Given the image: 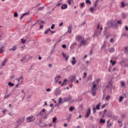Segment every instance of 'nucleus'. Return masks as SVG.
I'll return each mask as SVG.
<instances>
[{
	"mask_svg": "<svg viewBox=\"0 0 128 128\" xmlns=\"http://www.w3.org/2000/svg\"><path fill=\"white\" fill-rule=\"evenodd\" d=\"M121 4H122V8H124V2H121Z\"/></svg>",
	"mask_w": 128,
	"mask_h": 128,
	"instance_id": "nucleus-51",
	"label": "nucleus"
},
{
	"mask_svg": "<svg viewBox=\"0 0 128 128\" xmlns=\"http://www.w3.org/2000/svg\"><path fill=\"white\" fill-rule=\"evenodd\" d=\"M124 100V96H120V99H119V102H122V100Z\"/></svg>",
	"mask_w": 128,
	"mask_h": 128,
	"instance_id": "nucleus-30",
	"label": "nucleus"
},
{
	"mask_svg": "<svg viewBox=\"0 0 128 128\" xmlns=\"http://www.w3.org/2000/svg\"><path fill=\"white\" fill-rule=\"evenodd\" d=\"M92 110H93V113L94 114H96V108L94 107L92 108Z\"/></svg>",
	"mask_w": 128,
	"mask_h": 128,
	"instance_id": "nucleus-45",
	"label": "nucleus"
},
{
	"mask_svg": "<svg viewBox=\"0 0 128 128\" xmlns=\"http://www.w3.org/2000/svg\"><path fill=\"white\" fill-rule=\"evenodd\" d=\"M36 120V118L34 116H28L26 118V122L28 124H30V122H34Z\"/></svg>",
	"mask_w": 128,
	"mask_h": 128,
	"instance_id": "nucleus-3",
	"label": "nucleus"
},
{
	"mask_svg": "<svg viewBox=\"0 0 128 128\" xmlns=\"http://www.w3.org/2000/svg\"><path fill=\"white\" fill-rule=\"evenodd\" d=\"M76 80V76H72L71 78H70V82H74Z\"/></svg>",
	"mask_w": 128,
	"mask_h": 128,
	"instance_id": "nucleus-14",
	"label": "nucleus"
},
{
	"mask_svg": "<svg viewBox=\"0 0 128 128\" xmlns=\"http://www.w3.org/2000/svg\"><path fill=\"white\" fill-rule=\"evenodd\" d=\"M30 12H26L23 14L22 15L23 16H28V14Z\"/></svg>",
	"mask_w": 128,
	"mask_h": 128,
	"instance_id": "nucleus-46",
	"label": "nucleus"
},
{
	"mask_svg": "<svg viewBox=\"0 0 128 128\" xmlns=\"http://www.w3.org/2000/svg\"><path fill=\"white\" fill-rule=\"evenodd\" d=\"M60 76L58 75L54 78V82L55 84H58V80H60Z\"/></svg>",
	"mask_w": 128,
	"mask_h": 128,
	"instance_id": "nucleus-8",
	"label": "nucleus"
},
{
	"mask_svg": "<svg viewBox=\"0 0 128 128\" xmlns=\"http://www.w3.org/2000/svg\"><path fill=\"white\" fill-rule=\"evenodd\" d=\"M56 122V117H54L52 119V122L54 123Z\"/></svg>",
	"mask_w": 128,
	"mask_h": 128,
	"instance_id": "nucleus-44",
	"label": "nucleus"
},
{
	"mask_svg": "<svg viewBox=\"0 0 128 128\" xmlns=\"http://www.w3.org/2000/svg\"><path fill=\"white\" fill-rule=\"evenodd\" d=\"M25 120H26V118L24 117H21L19 118L18 120L17 121V122H18L17 126H20L22 125V122H24Z\"/></svg>",
	"mask_w": 128,
	"mask_h": 128,
	"instance_id": "nucleus-4",
	"label": "nucleus"
},
{
	"mask_svg": "<svg viewBox=\"0 0 128 128\" xmlns=\"http://www.w3.org/2000/svg\"><path fill=\"white\" fill-rule=\"evenodd\" d=\"M4 46L0 48V54H2V52H4Z\"/></svg>",
	"mask_w": 128,
	"mask_h": 128,
	"instance_id": "nucleus-29",
	"label": "nucleus"
},
{
	"mask_svg": "<svg viewBox=\"0 0 128 128\" xmlns=\"http://www.w3.org/2000/svg\"><path fill=\"white\" fill-rule=\"evenodd\" d=\"M16 50V46H14L11 49H10L9 50H12L14 52V50Z\"/></svg>",
	"mask_w": 128,
	"mask_h": 128,
	"instance_id": "nucleus-26",
	"label": "nucleus"
},
{
	"mask_svg": "<svg viewBox=\"0 0 128 128\" xmlns=\"http://www.w3.org/2000/svg\"><path fill=\"white\" fill-rule=\"evenodd\" d=\"M60 104H62V98H60L58 102L56 104V106H60Z\"/></svg>",
	"mask_w": 128,
	"mask_h": 128,
	"instance_id": "nucleus-21",
	"label": "nucleus"
},
{
	"mask_svg": "<svg viewBox=\"0 0 128 128\" xmlns=\"http://www.w3.org/2000/svg\"><path fill=\"white\" fill-rule=\"evenodd\" d=\"M120 64H124V59H122V61L120 62Z\"/></svg>",
	"mask_w": 128,
	"mask_h": 128,
	"instance_id": "nucleus-56",
	"label": "nucleus"
},
{
	"mask_svg": "<svg viewBox=\"0 0 128 128\" xmlns=\"http://www.w3.org/2000/svg\"><path fill=\"white\" fill-rule=\"evenodd\" d=\"M86 44H88V40H84V38L82 39L80 43V46H86Z\"/></svg>",
	"mask_w": 128,
	"mask_h": 128,
	"instance_id": "nucleus-6",
	"label": "nucleus"
},
{
	"mask_svg": "<svg viewBox=\"0 0 128 128\" xmlns=\"http://www.w3.org/2000/svg\"><path fill=\"white\" fill-rule=\"evenodd\" d=\"M60 4H62V3L58 2H57L56 6H60Z\"/></svg>",
	"mask_w": 128,
	"mask_h": 128,
	"instance_id": "nucleus-55",
	"label": "nucleus"
},
{
	"mask_svg": "<svg viewBox=\"0 0 128 128\" xmlns=\"http://www.w3.org/2000/svg\"><path fill=\"white\" fill-rule=\"evenodd\" d=\"M62 48H66V44H64L62 45Z\"/></svg>",
	"mask_w": 128,
	"mask_h": 128,
	"instance_id": "nucleus-54",
	"label": "nucleus"
},
{
	"mask_svg": "<svg viewBox=\"0 0 128 128\" xmlns=\"http://www.w3.org/2000/svg\"><path fill=\"white\" fill-rule=\"evenodd\" d=\"M90 115V108H89L87 110L86 114L85 116V118H88Z\"/></svg>",
	"mask_w": 128,
	"mask_h": 128,
	"instance_id": "nucleus-11",
	"label": "nucleus"
},
{
	"mask_svg": "<svg viewBox=\"0 0 128 128\" xmlns=\"http://www.w3.org/2000/svg\"><path fill=\"white\" fill-rule=\"evenodd\" d=\"M98 36V30L94 31V34L93 35V38H96Z\"/></svg>",
	"mask_w": 128,
	"mask_h": 128,
	"instance_id": "nucleus-20",
	"label": "nucleus"
},
{
	"mask_svg": "<svg viewBox=\"0 0 128 128\" xmlns=\"http://www.w3.org/2000/svg\"><path fill=\"white\" fill-rule=\"evenodd\" d=\"M74 110V107L72 106L70 108L69 110H70V112H72V110Z\"/></svg>",
	"mask_w": 128,
	"mask_h": 128,
	"instance_id": "nucleus-37",
	"label": "nucleus"
},
{
	"mask_svg": "<svg viewBox=\"0 0 128 128\" xmlns=\"http://www.w3.org/2000/svg\"><path fill=\"white\" fill-rule=\"evenodd\" d=\"M8 86H14V84L12 83V82H10L8 83Z\"/></svg>",
	"mask_w": 128,
	"mask_h": 128,
	"instance_id": "nucleus-31",
	"label": "nucleus"
},
{
	"mask_svg": "<svg viewBox=\"0 0 128 128\" xmlns=\"http://www.w3.org/2000/svg\"><path fill=\"white\" fill-rule=\"evenodd\" d=\"M108 50H109L110 54H112L116 50L114 49V48L111 47L108 49Z\"/></svg>",
	"mask_w": 128,
	"mask_h": 128,
	"instance_id": "nucleus-17",
	"label": "nucleus"
},
{
	"mask_svg": "<svg viewBox=\"0 0 128 128\" xmlns=\"http://www.w3.org/2000/svg\"><path fill=\"white\" fill-rule=\"evenodd\" d=\"M68 8V4H62L61 6L62 10H66Z\"/></svg>",
	"mask_w": 128,
	"mask_h": 128,
	"instance_id": "nucleus-18",
	"label": "nucleus"
},
{
	"mask_svg": "<svg viewBox=\"0 0 128 128\" xmlns=\"http://www.w3.org/2000/svg\"><path fill=\"white\" fill-rule=\"evenodd\" d=\"M68 82V80H66V79H64V84H66V82Z\"/></svg>",
	"mask_w": 128,
	"mask_h": 128,
	"instance_id": "nucleus-58",
	"label": "nucleus"
},
{
	"mask_svg": "<svg viewBox=\"0 0 128 128\" xmlns=\"http://www.w3.org/2000/svg\"><path fill=\"white\" fill-rule=\"evenodd\" d=\"M7 62H8V59L5 58L4 60L2 62V66H4Z\"/></svg>",
	"mask_w": 128,
	"mask_h": 128,
	"instance_id": "nucleus-22",
	"label": "nucleus"
},
{
	"mask_svg": "<svg viewBox=\"0 0 128 128\" xmlns=\"http://www.w3.org/2000/svg\"><path fill=\"white\" fill-rule=\"evenodd\" d=\"M71 64H72V66H74V64H76V57L74 56L72 58Z\"/></svg>",
	"mask_w": 128,
	"mask_h": 128,
	"instance_id": "nucleus-9",
	"label": "nucleus"
},
{
	"mask_svg": "<svg viewBox=\"0 0 128 128\" xmlns=\"http://www.w3.org/2000/svg\"><path fill=\"white\" fill-rule=\"evenodd\" d=\"M64 22H62L59 24V26H62Z\"/></svg>",
	"mask_w": 128,
	"mask_h": 128,
	"instance_id": "nucleus-60",
	"label": "nucleus"
},
{
	"mask_svg": "<svg viewBox=\"0 0 128 128\" xmlns=\"http://www.w3.org/2000/svg\"><path fill=\"white\" fill-rule=\"evenodd\" d=\"M54 94L56 96H58V94H60V88H56L54 91Z\"/></svg>",
	"mask_w": 128,
	"mask_h": 128,
	"instance_id": "nucleus-12",
	"label": "nucleus"
},
{
	"mask_svg": "<svg viewBox=\"0 0 128 128\" xmlns=\"http://www.w3.org/2000/svg\"><path fill=\"white\" fill-rule=\"evenodd\" d=\"M125 54H128V46L125 47Z\"/></svg>",
	"mask_w": 128,
	"mask_h": 128,
	"instance_id": "nucleus-42",
	"label": "nucleus"
},
{
	"mask_svg": "<svg viewBox=\"0 0 128 128\" xmlns=\"http://www.w3.org/2000/svg\"><path fill=\"white\" fill-rule=\"evenodd\" d=\"M86 76H88V73H86V72H84L83 78H84V79L86 78Z\"/></svg>",
	"mask_w": 128,
	"mask_h": 128,
	"instance_id": "nucleus-38",
	"label": "nucleus"
},
{
	"mask_svg": "<svg viewBox=\"0 0 128 128\" xmlns=\"http://www.w3.org/2000/svg\"><path fill=\"white\" fill-rule=\"evenodd\" d=\"M125 84H126V83H124V82H123V81L121 82V86H124Z\"/></svg>",
	"mask_w": 128,
	"mask_h": 128,
	"instance_id": "nucleus-48",
	"label": "nucleus"
},
{
	"mask_svg": "<svg viewBox=\"0 0 128 128\" xmlns=\"http://www.w3.org/2000/svg\"><path fill=\"white\" fill-rule=\"evenodd\" d=\"M12 96V94H8L7 95H5L4 98H9V96Z\"/></svg>",
	"mask_w": 128,
	"mask_h": 128,
	"instance_id": "nucleus-35",
	"label": "nucleus"
},
{
	"mask_svg": "<svg viewBox=\"0 0 128 128\" xmlns=\"http://www.w3.org/2000/svg\"><path fill=\"white\" fill-rule=\"evenodd\" d=\"M90 56H92V50H91L90 52Z\"/></svg>",
	"mask_w": 128,
	"mask_h": 128,
	"instance_id": "nucleus-62",
	"label": "nucleus"
},
{
	"mask_svg": "<svg viewBox=\"0 0 128 128\" xmlns=\"http://www.w3.org/2000/svg\"><path fill=\"white\" fill-rule=\"evenodd\" d=\"M126 116V114H122L121 118H124Z\"/></svg>",
	"mask_w": 128,
	"mask_h": 128,
	"instance_id": "nucleus-53",
	"label": "nucleus"
},
{
	"mask_svg": "<svg viewBox=\"0 0 128 128\" xmlns=\"http://www.w3.org/2000/svg\"><path fill=\"white\" fill-rule=\"evenodd\" d=\"M94 8H92V7L90 8V12H94Z\"/></svg>",
	"mask_w": 128,
	"mask_h": 128,
	"instance_id": "nucleus-50",
	"label": "nucleus"
},
{
	"mask_svg": "<svg viewBox=\"0 0 128 128\" xmlns=\"http://www.w3.org/2000/svg\"><path fill=\"white\" fill-rule=\"evenodd\" d=\"M16 80H18L20 84H22L24 82V76H20L18 78H16Z\"/></svg>",
	"mask_w": 128,
	"mask_h": 128,
	"instance_id": "nucleus-5",
	"label": "nucleus"
},
{
	"mask_svg": "<svg viewBox=\"0 0 128 128\" xmlns=\"http://www.w3.org/2000/svg\"><path fill=\"white\" fill-rule=\"evenodd\" d=\"M63 100H64L65 102H70V100H72V96H70L68 97H64L63 98Z\"/></svg>",
	"mask_w": 128,
	"mask_h": 128,
	"instance_id": "nucleus-7",
	"label": "nucleus"
},
{
	"mask_svg": "<svg viewBox=\"0 0 128 128\" xmlns=\"http://www.w3.org/2000/svg\"><path fill=\"white\" fill-rule=\"evenodd\" d=\"M96 82H93L92 84H94L92 88V95L93 96H94L96 94V84H94Z\"/></svg>",
	"mask_w": 128,
	"mask_h": 128,
	"instance_id": "nucleus-2",
	"label": "nucleus"
},
{
	"mask_svg": "<svg viewBox=\"0 0 128 128\" xmlns=\"http://www.w3.org/2000/svg\"><path fill=\"white\" fill-rule=\"evenodd\" d=\"M44 9V6L40 7L38 8V10H42Z\"/></svg>",
	"mask_w": 128,
	"mask_h": 128,
	"instance_id": "nucleus-40",
	"label": "nucleus"
},
{
	"mask_svg": "<svg viewBox=\"0 0 128 128\" xmlns=\"http://www.w3.org/2000/svg\"><path fill=\"white\" fill-rule=\"evenodd\" d=\"M51 91H52V89H51V88H47V89L46 90V92H51Z\"/></svg>",
	"mask_w": 128,
	"mask_h": 128,
	"instance_id": "nucleus-59",
	"label": "nucleus"
},
{
	"mask_svg": "<svg viewBox=\"0 0 128 128\" xmlns=\"http://www.w3.org/2000/svg\"><path fill=\"white\" fill-rule=\"evenodd\" d=\"M122 18H126V15L124 13H122Z\"/></svg>",
	"mask_w": 128,
	"mask_h": 128,
	"instance_id": "nucleus-33",
	"label": "nucleus"
},
{
	"mask_svg": "<svg viewBox=\"0 0 128 128\" xmlns=\"http://www.w3.org/2000/svg\"><path fill=\"white\" fill-rule=\"evenodd\" d=\"M100 124H104L106 122V120H104L102 118H101L100 120Z\"/></svg>",
	"mask_w": 128,
	"mask_h": 128,
	"instance_id": "nucleus-27",
	"label": "nucleus"
},
{
	"mask_svg": "<svg viewBox=\"0 0 128 128\" xmlns=\"http://www.w3.org/2000/svg\"><path fill=\"white\" fill-rule=\"evenodd\" d=\"M46 114V109L43 108L42 109V111L39 113V115L41 116H44Z\"/></svg>",
	"mask_w": 128,
	"mask_h": 128,
	"instance_id": "nucleus-10",
	"label": "nucleus"
},
{
	"mask_svg": "<svg viewBox=\"0 0 128 128\" xmlns=\"http://www.w3.org/2000/svg\"><path fill=\"white\" fill-rule=\"evenodd\" d=\"M2 112L3 113L5 114L6 112V110L4 109V110H2Z\"/></svg>",
	"mask_w": 128,
	"mask_h": 128,
	"instance_id": "nucleus-63",
	"label": "nucleus"
},
{
	"mask_svg": "<svg viewBox=\"0 0 128 128\" xmlns=\"http://www.w3.org/2000/svg\"><path fill=\"white\" fill-rule=\"evenodd\" d=\"M76 42H74L70 46V48L71 50H74L76 48Z\"/></svg>",
	"mask_w": 128,
	"mask_h": 128,
	"instance_id": "nucleus-13",
	"label": "nucleus"
},
{
	"mask_svg": "<svg viewBox=\"0 0 128 128\" xmlns=\"http://www.w3.org/2000/svg\"><path fill=\"white\" fill-rule=\"evenodd\" d=\"M40 22L42 24H44V21H42V20L40 21V20H38L36 22V24H40Z\"/></svg>",
	"mask_w": 128,
	"mask_h": 128,
	"instance_id": "nucleus-28",
	"label": "nucleus"
},
{
	"mask_svg": "<svg viewBox=\"0 0 128 128\" xmlns=\"http://www.w3.org/2000/svg\"><path fill=\"white\" fill-rule=\"evenodd\" d=\"M72 25H70V26L68 27V34H72Z\"/></svg>",
	"mask_w": 128,
	"mask_h": 128,
	"instance_id": "nucleus-23",
	"label": "nucleus"
},
{
	"mask_svg": "<svg viewBox=\"0 0 128 128\" xmlns=\"http://www.w3.org/2000/svg\"><path fill=\"white\" fill-rule=\"evenodd\" d=\"M84 38L82 36H78L76 37V40L80 42V40H82Z\"/></svg>",
	"mask_w": 128,
	"mask_h": 128,
	"instance_id": "nucleus-15",
	"label": "nucleus"
},
{
	"mask_svg": "<svg viewBox=\"0 0 128 128\" xmlns=\"http://www.w3.org/2000/svg\"><path fill=\"white\" fill-rule=\"evenodd\" d=\"M92 80V75L89 76L87 78V80Z\"/></svg>",
	"mask_w": 128,
	"mask_h": 128,
	"instance_id": "nucleus-25",
	"label": "nucleus"
},
{
	"mask_svg": "<svg viewBox=\"0 0 128 128\" xmlns=\"http://www.w3.org/2000/svg\"><path fill=\"white\" fill-rule=\"evenodd\" d=\"M118 124H120V126H122V123L121 122V121H118Z\"/></svg>",
	"mask_w": 128,
	"mask_h": 128,
	"instance_id": "nucleus-61",
	"label": "nucleus"
},
{
	"mask_svg": "<svg viewBox=\"0 0 128 128\" xmlns=\"http://www.w3.org/2000/svg\"><path fill=\"white\" fill-rule=\"evenodd\" d=\"M86 4H92V2H90V0H86Z\"/></svg>",
	"mask_w": 128,
	"mask_h": 128,
	"instance_id": "nucleus-49",
	"label": "nucleus"
},
{
	"mask_svg": "<svg viewBox=\"0 0 128 128\" xmlns=\"http://www.w3.org/2000/svg\"><path fill=\"white\" fill-rule=\"evenodd\" d=\"M48 32H52V30H50V28L48 30L45 31L44 34H46Z\"/></svg>",
	"mask_w": 128,
	"mask_h": 128,
	"instance_id": "nucleus-39",
	"label": "nucleus"
},
{
	"mask_svg": "<svg viewBox=\"0 0 128 128\" xmlns=\"http://www.w3.org/2000/svg\"><path fill=\"white\" fill-rule=\"evenodd\" d=\"M21 42L22 44H26V40H24V38L21 39Z\"/></svg>",
	"mask_w": 128,
	"mask_h": 128,
	"instance_id": "nucleus-36",
	"label": "nucleus"
},
{
	"mask_svg": "<svg viewBox=\"0 0 128 128\" xmlns=\"http://www.w3.org/2000/svg\"><path fill=\"white\" fill-rule=\"evenodd\" d=\"M62 54L63 58H66L65 60L66 62H68V58H70V56H66V54L64 52H62Z\"/></svg>",
	"mask_w": 128,
	"mask_h": 128,
	"instance_id": "nucleus-16",
	"label": "nucleus"
},
{
	"mask_svg": "<svg viewBox=\"0 0 128 128\" xmlns=\"http://www.w3.org/2000/svg\"><path fill=\"white\" fill-rule=\"evenodd\" d=\"M106 88H112V82H110L106 86Z\"/></svg>",
	"mask_w": 128,
	"mask_h": 128,
	"instance_id": "nucleus-19",
	"label": "nucleus"
},
{
	"mask_svg": "<svg viewBox=\"0 0 128 128\" xmlns=\"http://www.w3.org/2000/svg\"><path fill=\"white\" fill-rule=\"evenodd\" d=\"M72 2H74V0H67V3L68 4V6H70Z\"/></svg>",
	"mask_w": 128,
	"mask_h": 128,
	"instance_id": "nucleus-24",
	"label": "nucleus"
},
{
	"mask_svg": "<svg viewBox=\"0 0 128 128\" xmlns=\"http://www.w3.org/2000/svg\"><path fill=\"white\" fill-rule=\"evenodd\" d=\"M110 62L112 64V66H114L116 64V61H113L112 60H110Z\"/></svg>",
	"mask_w": 128,
	"mask_h": 128,
	"instance_id": "nucleus-32",
	"label": "nucleus"
},
{
	"mask_svg": "<svg viewBox=\"0 0 128 128\" xmlns=\"http://www.w3.org/2000/svg\"><path fill=\"white\" fill-rule=\"evenodd\" d=\"M125 30H127V31H128V26H125Z\"/></svg>",
	"mask_w": 128,
	"mask_h": 128,
	"instance_id": "nucleus-64",
	"label": "nucleus"
},
{
	"mask_svg": "<svg viewBox=\"0 0 128 128\" xmlns=\"http://www.w3.org/2000/svg\"><path fill=\"white\" fill-rule=\"evenodd\" d=\"M100 104H98V105H96V110H100Z\"/></svg>",
	"mask_w": 128,
	"mask_h": 128,
	"instance_id": "nucleus-43",
	"label": "nucleus"
},
{
	"mask_svg": "<svg viewBox=\"0 0 128 128\" xmlns=\"http://www.w3.org/2000/svg\"><path fill=\"white\" fill-rule=\"evenodd\" d=\"M107 24L108 25V26H107V28H106L104 32H106L108 28H113L114 26H118V24H116V23H114V21L112 20H110L109 21L108 23Z\"/></svg>",
	"mask_w": 128,
	"mask_h": 128,
	"instance_id": "nucleus-1",
	"label": "nucleus"
},
{
	"mask_svg": "<svg viewBox=\"0 0 128 128\" xmlns=\"http://www.w3.org/2000/svg\"><path fill=\"white\" fill-rule=\"evenodd\" d=\"M110 126H112V124L111 123H108V124H107V128H110Z\"/></svg>",
	"mask_w": 128,
	"mask_h": 128,
	"instance_id": "nucleus-47",
	"label": "nucleus"
},
{
	"mask_svg": "<svg viewBox=\"0 0 128 128\" xmlns=\"http://www.w3.org/2000/svg\"><path fill=\"white\" fill-rule=\"evenodd\" d=\"M110 96L109 95H108L106 98V100H110Z\"/></svg>",
	"mask_w": 128,
	"mask_h": 128,
	"instance_id": "nucleus-34",
	"label": "nucleus"
},
{
	"mask_svg": "<svg viewBox=\"0 0 128 128\" xmlns=\"http://www.w3.org/2000/svg\"><path fill=\"white\" fill-rule=\"evenodd\" d=\"M72 118V116L70 115L68 117V118H67V120L70 121V119Z\"/></svg>",
	"mask_w": 128,
	"mask_h": 128,
	"instance_id": "nucleus-52",
	"label": "nucleus"
},
{
	"mask_svg": "<svg viewBox=\"0 0 128 128\" xmlns=\"http://www.w3.org/2000/svg\"><path fill=\"white\" fill-rule=\"evenodd\" d=\"M54 24H52L51 26V30H54Z\"/></svg>",
	"mask_w": 128,
	"mask_h": 128,
	"instance_id": "nucleus-57",
	"label": "nucleus"
},
{
	"mask_svg": "<svg viewBox=\"0 0 128 128\" xmlns=\"http://www.w3.org/2000/svg\"><path fill=\"white\" fill-rule=\"evenodd\" d=\"M18 14L16 12H14V17L18 18Z\"/></svg>",
	"mask_w": 128,
	"mask_h": 128,
	"instance_id": "nucleus-41",
	"label": "nucleus"
}]
</instances>
